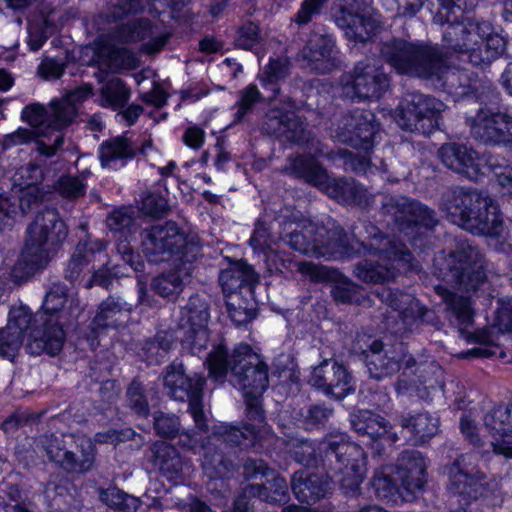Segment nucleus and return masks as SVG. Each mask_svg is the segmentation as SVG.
<instances>
[{
	"instance_id": "1",
	"label": "nucleus",
	"mask_w": 512,
	"mask_h": 512,
	"mask_svg": "<svg viewBox=\"0 0 512 512\" xmlns=\"http://www.w3.org/2000/svg\"><path fill=\"white\" fill-rule=\"evenodd\" d=\"M380 55L397 73L437 79L451 93L465 94L471 85L467 72L448 66V52L438 44L392 38L381 44Z\"/></svg>"
},
{
	"instance_id": "2",
	"label": "nucleus",
	"mask_w": 512,
	"mask_h": 512,
	"mask_svg": "<svg viewBox=\"0 0 512 512\" xmlns=\"http://www.w3.org/2000/svg\"><path fill=\"white\" fill-rule=\"evenodd\" d=\"M352 236L364 254L377 255L379 260L364 259L355 264L354 275L365 283L382 284L396 278L397 271H418V263L407 247L390 239L379 228L367 221L352 227Z\"/></svg>"
},
{
	"instance_id": "3",
	"label": "nucleus",
	"mask_w": 512,
	"mask_h": 512,
	"mask_svg": "<svg viewBox=\"0 0 512 512\" xmlns=\"http://www.w3.org/2000/svg\"><path fill=\"white\" fill-rule=\"evenodd\" d=\"M440 210L453 224L472 234L498 236L501 233L498 204L485 191L450 187L441 196Z\"/></svg>"
},
{
	"instance_id": "4",
	"label": "nucleus",
	"mask_w": 512,
	"mask_h": 512,
	"mask_svg": "<svg viewBox=\"0 0 512 512\" xmlns=\"http://www.w3.org/2000/svg\"><path fill=\"white\" fill-rule=\"evenodd\" d=\"M205 363L215 380H223L230 372V382L244 393L263 394L268 388V365L248 344H238L231 353L223 344L216 345Z\"/></svg>"
},
{
	"instance_id": "5",
	"label": "nucleus",
	"mask_w": 512,
	"mask_h": 512,
	"mask_svg": "<svg viewBox=\"0 0 512 512\" xmlns=\"http://www.w3.org/2000/svg\"><path fill=\"white\" fill-rule=\"evenodd\" d=\"M149 39L142 45V51L153 54L160 51L167 42L168 34L162 32L160 25L147 18H137L118 25L108 34L99 38L97 55L110 69L130 68L135 58L129 50L115 43H133Z\"/></svg>"
},
{
	"instance_id": "6",
	"label": "nucleus",
	"mask_w": 512,
	"mask_h": 512,
	"mask_svg": "<svg viewBox=\"0 0 512 512\" xmlns=\"http://www.w3.org/2000/svg\"><path fill=\"white\" fill-rule=\"evenodd\" d=\"M67 301L66 288L61 284H54L46 293L42 310L32 314L31 340L26 345L27 351L32 355L47 353L58 354L65 341L63 330L64 305Z\"/></svg>"
},
{
	"instance_id": "7",
	"label": "nucleus",
	"mask_w": 512,
	"mask_h": 512,
	"mask_svg": "<svg viewBox=\"0 0 512 512\" xmlns=\"http://www.w3.org/2000/svg\"><path fill=\"white\" fill-rule=\"evenodd\" d=\"M141 243L146 259L155 264L168 261L194 262L201 251L199 238L186 235L172 221L143 229Z\"/></svg>"
},
{
	"instance_id": "8",
	"label": "nucleus",
	"mask_w": 512,
	"mask_h": 512,
	"mask_svg": "<svg viewBox=\"0 0 512 512\" xmlns=\"http://www.w3.org/2000/svg\"><path fill=\"white\" fill-rule=\"evenodd\" d=\"M434 21L447 23L443 32L444 51L466 53L472 45H476L480 35L489 33V23L464 17L463 0H427Z\"/></svg>"
},
{
	"instance_id": "9",
	"label": "nucleus",
	"mask_w": 512,
	"mask_h": 512,
	"mask_svg": "<svg viewBox=\"0 0 512 512\" xmlns=\"http://www.w3.org/2000/svg\"><path fill=\"white\" fill-rule=\"evenodd\" d=\"M21 261L28 270L44 268L67 237V229L55 209L38 213L27 229Z\"/></svg>"
},
{
	"instance_id": "10",
	"label": "nucleus",
	"mask_w": 512,
	"mask_h": 512,
	"mask_svg": "<svg viewBox=\"0 0 512 512\" xmlns=\"http://www.w3.org/2000/svg\"><path fill=\"white\" fill-rule=\"evenodd\" d=\"M245 431L230 424L221 423L202 444V468L210 479L228 477L234 470L233 462L226 457L222 446H253L257 440L256 428L246 425Z\"/></svg>"
},
{
	"instance_id": "11",
	"label": "nucleus",
	"mask_w": 512,
	"mask_h": 512,
	"mask_svg": "<svg viewBox=\"0 0 512 512\" xmlns=\"http://www.w3.org/2000/svg\"><path fill=\"white\" fill-rule=\"evenodd\" d=\"M439 276L465 291H475L487 280L486 261L475 246L463 242L436 260Z\"/></svg>"
},
{
	"instance_id": "12",
	"label": "nucleus",
	"mask_w": 512,
	"mask_h": 512,
	"mask_svg": "<svg viewBox=\"0 0 512 512\" xmlns=\"http://www.w3.org/2000/svg\"><path fill=\"white\" fill-rule=\"evenodd\" d=\"M445 108V104L433 96L408 92L395 118L402 129L428 135L439 126V117Z\"/></svg>"
},
{
	"instance_id": "13",
	"label": "nucleus",
	"mask_w": 512,
	"mask_h": 512,
	"mask_svg": "<svg viewBox=\"0 0 512 512\" xmlns=\"http://www.w3.org/2000/svg\"><path fill=\"white\" fill-rule=\"evenodd\" d=\"M163 382L171 398L178 401H188L189 411L196 427L200 431H206L208 425L201 404L205 379L198 375L187 376L182 363L173 362L166 368Z\"/></svg>"
},
{
	"instance_id": "14",
	"label": "nucleus",
	"mask_w": 512,
	"mask_h": 512,
	"mask_svg": "<svg viewBox=\"0 0 512 512\" xmlns=\"http://www.w3.org/2000/svg\"><path fill=\"white\" fill-rule=\"evenodd\" d=\"M210 301L207 295H192L180 311L179 329L182 345L192 354H200L209 341L207 324L210 319Z\"/></svg>"
},
{
	"instance_id": "15",
	"label": "nucleus",
	"mask_w": 512,
	"mask_h": 512,
	"mask_svg": "<svg viewBox=\"0 0 512 512\" xmlns=\"http://www.w3.org/2000/svg\"><path fill=\"white\" fill-rule=\"evenodd\" d=\"M389 84L388 75L370 60L359 61L352 72L341 76V95L351 100L378 99Z\"/></svg>"
},
{
	"instance_id": "16",
	"label": "nucleus",
	"mask_w": 512,
	"mask_h": 512,
	"mask_svg": "<svg viewBox=\"0 0 512 512\" xmlns=\"http://www.w3.org/2000/svg\"><path fill=\"white\" fill-rule=\"evenodd\" d=\"M285 171L313 186L326 189L331 197L347 204L355 189V181L352 179H330L327 171L313 157L290 158Z\"/></svg>"
},
{
	"instance_id": "17",
	"label": "nucleus",
	"mask_w": 512,
	"mask_h": 512,
	"mask_svg": "<svg viewBox=\"0 0 512 512\" xmlns=\"http://www.w3.org/2000/svg\"><path fill=\"white\" fill-rule=\"evenodd\" d=\"M378 133V125L371 111L355 110L343 115L330 127L333 138L353 147L370 149Z\"/></svg>"
},
{
	"instance_id": "18",
	"label": "nucleus",
	"mask_w": 512,
	"mask_h": 512,
	"mask_svg": "<svg viewBox=\"0 0 512 512\" xmlns=\"http://www.w3.org/2000/svg\"><path fill=\"white\" fill-rule=\"evenodd\" d=\"M320 466L329 475H339L348 466L366 460L364 450L342 433H330L318 445Z\"/></svg>"
},
{
	"instance_id": "19",
	"label": "nucleus",
	"mask_w": 512,
	"mask_h": 512,
	"mask_svg": "<svg viewBox=\"0 0 512 512\" xmlns=\"http://www.w3.org/2000/svg\"><path fill=\"white\" fill-rule=\"evenodd\" d=\"M383 214L390 216L399 230L414 226L432 229L438 223L435 211L405 196H390L382 203Z\"/></svg>"
},
{
	"instance_id": "20",
	"label": "nucleus",
	"mask_w": 512,
	"mask_h": 512,
	"mask_svg": "<svg viewBox=\"0 0 512 512\" xmlns=\"http://www.w3.org/2000/svg\"><path fill=\"white\" fill-rule=\"evenodd\" d=\"M471 135L482 143L490 145L512 144V116L480 108L476 115L467 118Z\"/></svg>"
},
{
	"instance_id": "21",
	"label": "nucleus",
	"mask_w": 512,
	"mask_h": 512,
	"mask_svg": "<svg viewBox=\"0 0 512 512\" xmlns=\"http://www.w3.org/2000/svg\"><path fill=\"white\" fill-rule=\"evenodd\" d=\"M310 383L325 395L337 400L355 390V383L347 368L333 358L324 359L312 370Z\"/></svg>"
},
{
	"instance_id": "22",
	"label": "nucleus",
	"mask_w": 512,
	"mask_h": 512,
	"mask_svg": "<svg viewBox=\"0 0 512 512\" xmlns=\"http://www.w3.org/2000/svg\"><path fill=\"white\" fill-rule=\"evenodd\" d=\"M324 232V226L309 219L294 217L293 220L283 222L280 238L291 249L318 257L319 236H323Z\"/></svg>"
},
{
	"instance_id": "23",
	"label": "nucleus",
	"mask_w": 512,
	"mask_h": 512,
	"mask_svg": "<svg viewBox=\"0 0 512 512\" xmlns=\"http://www.w3.org/2000/svg\"><path fill=\"white\" fill-rule=\"evenodd\" d=\"M34 328L32 313L28 308H12L8 323L0 328V358L13 361L22 347L24 336L27 335L30 341Z\"/></svg>"
},
{
	"instance_id": "24",
	"label": "nucleus",
	"mask_w": 512,
	"mask_h": 512,
	"mask_svg": "<svg viewBox=\"0 0 512 512\" xmlns=\"http://www.w3.org/2000/svg\"><path fill=\"white\" fill-rule=\"evenodd\" d=\"M472 456L462 454L452 463L446 465L445 473L448 477V489L459 495H467L476 498L482 494L484 474L475 470L472 464Z\"/></svg>"
},
{
	"instance_id": "25",
	"label": "nucleus",
	"mask_w": 512,
	"mask_h": 512,
	"mask_svg": "<svg viewBox=\"0 0 512 512\" xmlns=\"http://www.w3.org/2000/svg\"><path fill=\"white\" fill-rule=\"evenodd\" d=\"M334 47L330 36L312 33L298 54L299 61L305 69L316 74L330 73L336 67Z\"/></svg>"
},
{
	"instance_id": "26",
	"label": "nucleus",
	"mask_w": 512,
	"mask_h": 512,
	"mask_svg": "<svg viewBox=\"0 0 512 512\" xmlns=\"http://www.w3.org/2000/svg\"><path fill=\"white\" fill-rule=\"evenodd\" d=\"M483 421L494 439L491 442L493 451L506 458H512V402L493 407L484 415Z\"/></svg>"
},
{
	"instance_id": "27",
	"label": "nucleus",
	"mask_w": 512,
	"mask_h": 512,
	"mask_svg": "<svg viewBox=\"0 0 512 512\" xmlns=\"http://www.w3.org/2000/svg\"><path fill=\"white\" fill-rule=\"evenodd\" d=\"M263 128L282 142L300 144L305 140V125L301 118L291 111L270 110Z\"/></svg>"
},
{
	"instance_id": "28",
	"label": "nucleus",
	"mask_w": 512,
	"mask_h": 512,
	"mask_svg": "<svg viewBox=\"0 0 512 512\" xmlns=\"http://www.w3.org/2000/svg\"><path fill=\"white\" fill-rule=\"evenodd\" d=\"M438 156L446 167L469 180L475 181L483 174L477 153L464 144L445 143L439 148Z\"/></svg>"
},
{
	"instance_id": "29",
	"label": "nucleus",
	"mask_w": 512,
	"mask_h": 512,
	"mask_svg": "<svg viewBox=\"0 0 512 512\" xmlns=\"http://www.w3.org/2000/svg\"><path fill=\"white\" fill-rule=\"evenodd\" d=\"M377 296L383 303L398 311L401 319L407 326L429 322L428 316L433 314L432 311L428 310L408 293L398 290L392 291L390 288L383 287L377 292Z\"/></svg>"
},
{
	"instance_id": "30",
	"label": "nucleus",
	"mask_w": 512,
	"mask_h": 512,
	"mask_svg": "<svg viewBox=\"0 0 512 512\" xmlns=\"http://www.w3.org/2000/svg\"><path fill=\"white\" fill-rule=\"evenodd\" d=\"M355 349L365 355V362L369 374L376 380H381L392 376L400 370V360L393 352L384 350V344L380 340H372L370 343L362 345L358 339Z\"/></svg>"
},
{
	"instance_id": "31",
	"label": "nucleus",
	"mask_w": 512,
	"mask_h": 512,
	"mask_svg": "<svg viewBox=\"0 0 512 512\" xmlns=\"http://www.w3.org/2000/svg\"><path fill=\"white\" fill-rule=\"evenodd\" d=\"M296 265L301 274L309 276L313 281L335 280L331 295L336 302L351 303L353 301L358 286L347 277L338 275L335 271L312 262L301 261Z\"/></svg>"
},
{
	"instance_id": "32",
	"label": "nucleus",
	"mask_w": 512,
	"mask_h": 512,
	"mask_svg": "<svg viewBox=\"0 0 512 512\" xmlns=\"http://www.w3.org/2000/svg\"><path fill=\"white\" fill-rule=\"evenodd\" d=\"M396 477L401 486L410 493L423 489L426 483V462L417 450L402 452L397 460Z\"/></svg>"
},
{
	"instance_id": "33",
	"label": "nucleus",
	"mask_w": 512,
	"mask_h": 512,
	"mask_svg": "<svg viewBox=\"0 0 512 512\" xmlns=\"http://www.w3.org/2000/svg\"><path fill=\"white\" fill-rule=\"evenodd\" d=\"M132 310L133 305L124 298L110 295L99 304L96 315L91 323L92 327L93 329H118L124 327Z\"/></svg>"
},
{
	"instance_id": "34",
	"label": "nucleus",
	"mask_w": 512,
	"mask_h": 512,
	"mask_svg": "<svg viewBox=\"0 0 512 512\" xmlns=\"http://www.w3.org/2000/svg\"><path fill=\"white\" fill-rule=\"evenodd\" d=\"M193 271V262L175 263V267L163 272L152 279L151 288L159 296L168 299H176L190 281Z\"/></svg>"
},
{
	"instance_id": "35",
	"label": "nucleus",
	"mask_w": 512,
	"mask_h": 512,
	"mask_svg": "<svg viewBox=\"0 0 512 512\" xmlns=\"http://www.w3.org/2000/svg\"><path fill=\"white\" fill-rule=\"evenodd\" d=\"M329 477H324L307 470L293 474L291 488L295 497L302 503H315L324 498L330 489Z\"/></svg>"
},
{
	"instance_id": "36",
	"label": "nucleus",
	"mask_w": 512,
	"mask_h": 512,
	"mask_svg": "<svg viewBox=\"0 0 512 512\" xmlns=\"http://www.w3.org/2000/svg\"><path fill=\"white\" fill-rule=\"evenodd\" d=\"M149 461L169 480H180L183 477L185 463L178 450L164 442L156 441L150 448Z\"/></svg>"
},
{
	"instance_id": "37",
	"label": "nucleus",
	"mask_w": 512,
	"mask_h": 512,
	"mask_svg": "<svg viewBox=\"0 0 512 512\" xmlns=\"http://www.w3.org/2000/svg\"><path fill=\"white\" fill-rule=\"evenodd\" d=\"M350 423L359 435L368 436L371 440L384 437L391 443L398 440L397 434L390 432L389 421L370 410H358L351 413Z\"/></svg>"
},
{
	"instance_id": "38",
	"label": "nucleus",
	"mask_w": 512,
	"mask_h": 512,
	"mask_svg": "<svg viewBox=\"0 0 512 512\" xmlns=\"http://www.w3.org/2000/svg\"><path fill=\"white\" fill-rule=\"evenodd\" d=\"M105 248V242L97 239L93 240L90 236L80 240L68 261L64 274L65 279L72 284L79 281L94 254L105 250Z\"/></svg>"
},
{
	"instance_id": "39",
	"label": "nucleus",
	"mask_w": 512,
	"mask_h": 512,
	"mask_svg": "<svg viewBox=\"0 0 512 512\" xmlns=\"http://www.w3.org/2000/svg\"><path fill=\"white\" fill-rule=\"evenodd\" d=\"M92 94L90 85H82L66 94L60 100L51 102V121L56 127H67L77 115V104Z\"/></svg>"
},
{
	"instance_id": "40",
	"label": "nucleus",
	"mask_w": 512,
	"mask_h": 512,
	"mask_svg": "<svg viewBox=\"0 0 512 512\" xmlns=\"http://www.w3.org/2000/svg\"><path fill=\"white\" fill-rule=\"evenodd\" d=\"M245 493L270 504H285L289 500L287 482L275 471L266 479L265 483L247 485Z\"/></svg>"
},
{
	"instance_id": "41",
	"label": "nucleus",
	"mask_w": 512,
	"mask_h": 512,
	"mask_svg": "<svg viewBox=\"0 0 512 512\" xmlns=\"http://www.w3.org/2000/svg\"><path fill=\"white\" fill-rule=\"evenodd\" d=\"M136 149L129 139L118 136L111 138L100 145L99 159L105 168L123 166L127 160L135 156Z\"/></svg>"
},
{
	"instance_id": "42",
	"label": "nucleus",
	"mask_w": 512,
	"mask_h": 512,
	"mask_svg": "<svg viewBox=\"0 0 512 512\" xmlns=\"http://www.w3.org/2000/svg\"><path fill=\"white\" fill-rule=\"evenodd\" d=\"M256 276L252 266L238 261L233 266L221 271L219 282L224 292L231 296H238V291L247 290L250 292V284L255 281Z\"/></svg>"
},
{
	"instance_id": "43",
	"label": "nucleus",
	"mask_w": 512,
	"mask_h": 512,
	"mask_svg": "<svg viewBox=\"0 0 512 512\" xmlns=\"http://www.w3.org/2000/svg\"><path fill=\"white\" fill-rule=\"evenodd\" d=\"M338 24L345 29V34L356 42H365L379 27V22L370 15L343 14Z\"/></svg>"
},
{
	"instance_id": "44",
	"label": "nucleus",
	"mask_w": 512,
	"mask_h": 512,
	"mask_svg": "<svg viewBox=\"0 0 512 512\" xmlns=\"http://www.w3.org/2000/svg\"><path fill=\"white\" fill-rule=\"evenodd\" d=\"M318 257L332 258L336 254L352 255L353 244L348 240L347 234L342 227L333 226L325 228L323 236H319Z\"/></svg>"
},
{
	"instance_id": "45",
	"label": "nucleus",
	"mask_w": 512,
	"mask_h": 512,
	"mask_svg": "<svg viewBox=\"0 0 512 512\" xmlns=\"http://www.w3.org/2000/svg\"><path fill=\"white\" fill-rule=\"evenodd\" d=\"M59 463L67 472L84 473L89 471L94 464V451L90 441L83 440L77 445L76 450L68 449Z\"/></svg>"
},
{
	"instance_id": "46",
	"label": "nucleus",
	"mask_w": 512,
	"mask_h": 512,
	"mask_svg": "<svg viewBox=\"0 0 512 512\" xmlns=\"http://www.w3.org/2000/svg\"><path fill=\"white\" fill-rule=\"evenodd\" d=\"M56 12L51 10L45 14L43 11L29 26L28 44L31 50H38L44 42L57 30Z\"/></svg>"
},
{
	"instance_id": "47",
	"label": "nucleus",
	"mask_w": 512,
	"mask_h": 512,
	"mask_svg": "<svg viewBox=\"0 0 512 512\" xmlns=\"http://www.w3.org/2000/svg\"><path fill=\"white\" fill-rule=\"evenodd\" d=\"M69 481L61 475H51L45 484L43 494L50 512H65L69 498Z\"/></svg>"
},
{
	"instance_id": "48",
	"label": "nucleus",
	"mask_w": 512,
	"mask_h": 512,
	"mask_svg": "<svg viewBox=\"0 0 512 512\" xmlns=\"http://www.w3.org/2000/svg\"><path fill=\"white\" fill-rule=\"evenodd\" d=\"M151 3V0H116V3H108L99 14V19L106 23H115L129 14L143 12Z\"/></svg>"
},
{
	"instance_id": "49",
	"label": "nucleus",
	"mask_w": 512,
	"mask_h": 512,
	"mask_svg": "<svg viewBox=\"0 0 512 512\" xmlns=\"http://www.w3.org/2000/svg\"><path fill=\"white\" fill-rule=\"evenodd\" d=\"M366 460L356 462L347 468L339 475H329L330 479H335L339 484L340 489L346 496H356L360 492V486L365 476Z\"/></svg>"
},
{
	"instance_id": "50",
	"label": "nucleus",
	"mask_w": 512,
	"mask_h": 512,
	"mask_svg": "<svg viewBox=\"0 0 512 512\" xmlns=\"http://www.w3.org/2000/svg\"><path fill=\"white\" fill-rule=\"evenodd\" d=\"M399 424L422 442L434 436L438 429V420L429 414L401 416Z\"/></svg>"
},
{
	"instance_id": "51",
	"label": "nucleus",
	"mask_w": 512,
	"mask_h": 512,
	"mask_svg": "<svg viewBox=\"0 0 512 512\" xmlns=\"http://www.w3.org/2000/svg\"><path fill=\"white\" fill-rule=\"evenodd\" d=\"M436 291L442 296L447 307L461 325L468 326L473 322L474 312L469 298L459 296L440 286L436 288Z\"/></svg>"
},
{
	"instance_id": "52",
	"label": "nucleus",
	"mask_w": 512,
	"mask_h": 512,
	"mask_svg": "<svg viewBox=\"0 0 512 512\" xmlns=\"http://www.w3.org/2000/svg\"><path fill=\"white\" fill-rule=\"evenodd\" d=\"M100 98L104 107L123 108L130 98V90L120 78H112L102 86Z\"/></svg>"
},
{
	"instance_id": "53",
	"label": "nucleus",
	"mask_w": 512,
	"mask_h": 512,
	"mask_svg": "<svg viewBox=\"0 0 512 512\" xmlns=\"http://www.w3.org/2000/svg\"><path fill=\"white\" fill-rule=\"evenodd\" d=\"M99 497L110 508L118 509L122 512H136L141 504L139 498L127 494L116 487L100 490Z\"/></svg>"
},
{
	"instance_id": "54",
	"label": "nucleus",
	"mask_w": 512,
	"mask_h": 512,
	"mask_svg": "<svg viewBox=\"0 0 512 512\" xmlns=\"http://www.w3.org/2000/svg\"><path fill=\"white\" fill-rule=\"evenodd\" d=\"M172 346L171 337L164 332L157 333L154 337L148 338L142 345L143 355L146 360L152 363H160L168 354Z\"/></svg>"
},
{
	"instance_id": "55",
	"label": "nucleus",
	"mask_w": 512,
	"mask_h": 512,
	"mask_svg": "<svg viewBox=\"0 0 512 512\" xmlns=\"http://www.w3.org/2000/svg\"><path fill=\"white\" fill-rule=\"evenodd\" d=\"M127 407L141 417H147L150 407L146 395V389L139 379L135 378L126 390Z\"/></svg>"
},
{
	"instance_id": "56",
	"label": "nucleus",
	"mask_w": 512,
	"mask_h": 512,
	"mask_svg": "<svg viewBox=\"0 0 512 512\" xmlns=\"http://www.w3.org/2000/svg\"><path fill=\"white\" fill-rule=\"evenodd\" d=\"M36 447L41 452L45 453L51 462L58 465L68 450L65 437H57L53 434H43L39 436Z\"/></svg>"
},
{
	"instance_id": "57",
	"label": "nucleus",
	"mask_w": 512,
	"mask_h": 512,
	"mask_svg": "<svg viewBox=\"0 0 512 512\" xmlns=\"http://www.w3.org/2000/svg\"><path fill=\"white\" fill-rule=\"evenodd\" d=\"M153 428L158 436L166 439H173L180 435V419L173 413L156 411L153 414Z\"/></svg>"
},
{
	"instance_id": "58",
	"label": "nucleus",
	"mask_w": 512,
	"mask_h": 512,
	"mask_svg": "<svg viewBox=\"0 0 512 512\" xmlns=\"http://www.w3.org/2000/svg\"><path fill=\"white\" fill-rule=\"evenodd\" d=\"M375 495L380 500L390 499L401 486L399 480L393 478L391 472L386 470L377 471L371 481Z\"/></svg>"
},
{
	"instance_id": "59",
	"label": "nucleus",
	"mask_w": 512,
	"mask_h": 512,
	"mask_svg": "<svg viewBox=\"0 0 512 512\" xmlns=\"http://www.w3.org/2000/svg\"><path fill=\"white\" fill-rule=\"evenodd\" d=\"M289 75V63L283 59H271L269 64L265 66L262 81L266 85H271V90L276 95L279 89L276 87L277 83L285 79Z\"/></svg>"
},
{
	"instance_id": "60",
	"label": "nucleus",
	"mask_w": 512,
	"mask_h": 512,
	"mask_svg": "<svg viewBox=\"0 0 512 512\" xmlns=\"http://www.w3.org/2000/svg\"><path fill=\"white\" fill-rule=\"evenodd\" d=\"M56 190L61 197L74 201L85 195L86 184L82 178L67 175L58 180Z\"/></svg>"
},
{
	"instance_id": "61",
	"label": "nucleus",
	"mask_w": 512,
	"mask_h": 512,
	"mask_svg": "<svg viewBox=\"0 0 512 512\" xmlns=\"http://www.w3.org/2000/svg\"><path fill=\"white\" fill-rule=\"evenodd\" d=\"M418 382L419 384L414 378H411L408 372L403 371L395 384V388L398 394L415 392L420 398H427L429 395L428 389L434 388V385H427V381L421 379Z\"/></svg>"
},
{
	"instance_id": "62",
	"label": "nucleus",
	"mask_w": 512,
	"mask_h": 512,
	"mask_svg": "<svg viewBox=\"0 0 512 512\" xmlns=\"http://www.w3.org/2000/svg\"><path fill=\"white\" fill-rule=\"evenodd\" d=\"M21 117L24 121L28 122L32 127L37 128L44 123H47V126L52 127L56 130H61L64 127H56L54 123L51 121V109L47 111L40 104H31L26 106L22 113Z\"/></svg>"
},
{
	"instance_id": "63",
	"label": "nucleus",
	"mask_w": 512,
	"mask_h": 512,
	"mask_svg": "<svg viewBox=\"0 0 512 512\" xmlns=\"http://www.w3.org/2000/svg\"><path fill=\"white\" fill-rule=\"evenodd\" d=\"M489 33L480 35L477 44H486L485 57L486 60H495L505 51L506 41L497 33L493 32L492 26L489 23Z\"/></svg>"
},
{
	"instance_id": "64",
	"label": "nucleus",
	"mask_w": 512,
	"mask_h": 512,
	"mask_svg": "<svg viewBox=\"0 0 512 512\" xmlns=\"http://www.w3.org/2000/svg\"><path fill=\"white\" fill-rule=\"evenodd\" d=\"M292 456L296 462L306 467L320 466V457L316 456V450L311 442L301 441L294 445Z\"/></svg>"
}]
</instances>
